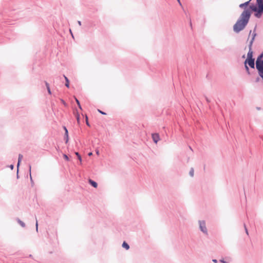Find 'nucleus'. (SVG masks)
Instances as JSON below:
<instances>
[{"mask_svg":"<svg viewBox=\"0 0 263 263\" xmlns=\"http://www.w3.org/2000/svg\"><path fill=\"white\" fill-rule=\"evenodd\" d=\"M251 0H249L239 5V7L244 9L239 18L234 25L233 29L236 32H239L243 30L247 25L250 18L251 12H254V15L260 18L263 13V0H256L257 6L254 5L248 7Z\"/></svg>","mask_w":263,"mask_h":263,"instance_id":"obj_1","label":"nucleus"},{"mask_svg":"<svg viewBox=\"0 0 263 263\" xmlns=\"http://www.w3.org/2000/svg\"><path fill=\"white\" fill-rule=\"evenodd\" d=\"M263 58V53H261L257 59L256 62V67L258 71V73L263 71V60H261Z\"/></svg>","mask_w":263,"mask_h":263,"instance_id":"obj_2","label":"nucleus"},{"mask_svg":"<svg viewBox=\"0 0 263 263\" xmlns=\"http://www.w3.org/2000/svg\"><path fill=\"white\" fill-rule=\"evenodd\" d=\"M256 36V33L254 32L252 34V39L250 42L249 45V51L247 54V59H253V51L252 50V45L254 40L255 37Z\"/></svg>","mask_w":263,"mask_h":263,"instance_id":"obj_3","label":"nucleus"},{"mask_svg":"<svg viewBox=\"0 0 263 263\" xmlns=\"http://www.w3.org/2000/svg\"><path fill=\"white\" fill-rule=\"evenodd\" d=\"M199 226L200 229L201 231L205 234H208L207 229L205 226V222L204 221H199Z\"/></svg>","mask_w":263,"mask_h":263,"instance_id":"obj_4","label":"nucleus"},{"mask_svg":"<svg viewBox=\"0 0 263 263\" xmlns=\"http://www.w3.org/2000/svg\"><path fill=\"white\" fill-rule=\"evenodd\" d=\"M247 63L251 68H254V59H246L245 62V64H247Z\"/></svg>","mask_w":263,"mask_h":263,"instance_id":"obj_5","label":"nucleus"},{"mask_svg":"<svg viewBox=\"0 0 263 263\" xmlns=\"http://www.w3.org/2000/svg\"><path fill=\"white\" fill-rule=\"evenodd\" d=\"M152 138L155 143H157L159 140V136L158 134H152Z\"/></svg>","mask_w":263,"mask_h":263,"instance_id":"obj_6","label":"nucleus"},{"mask_svg":"<svg viewBox=\"0 0 263 263\" xmlns=\"http://www.w3.org/2000/svg\"><path fill=\"white\" fill-rule=\"evenodd\" d=\"M64 129L65 131V139H66V143H67L68 141V130L67 129L66 127H64Z\"/></svg>","mask_w":263,"mask_h":263,"instance_id":"obj_7","label":"nucleus"},{"mask_svg":"<svg viewBox=\"0 0 263 263\" xmlns=\"http://www.w3.org/2000/svg\"><path fill=\"white\" fill-rule=\"evenodd\" d=\"M89 183L94 187L97 188L98 186V184L97 182L95 181L92 180L91 179H89L88 180Z\"/></svg>","mask_w":263,"mask_h":263,"instance_id":"obj_8","label":"nucleus"},{"mask_svg":"<svg viewBox=\"0 0 263 263\" xmlns=\"http://www.w3.org/2000/svg\"><path fill=\"white\" fill-rule=\"evenodd\" d=\"M74 114L76 116V118H77V122L78 124H80V115L78 114V112H74Z\"/></svg>","mask_w":263,"mask_h":263,"instance_id":"obj_9","label":"nucleus"},{"mask_svg":"<svg viewBox=\"0 0 263 263\" xmlns=\"http://www.w3.org/2000/svg\"><path fill=\"white\" fill-rule=\"evenodd\" d=\"M122 247L126 250H128L129 248V245L125 241L123 243Z\"/></svg>","mask_w":263,"mask_h":263,"instance_id":"obj_10","label":"nucleus"},{"mask_svg":"<svg viewBox=\"0 0 263 263\" xmlns=\"http://www.w3.org/2000/svg\"><path fill=\"white\" fill-rule=\"evenodd\" d=\"M64 78L66 80L65 85L68 88L69 87V81L68 78L65 76H64Z\"/></svg>","mask_w":263,"mask_h":263,"instance_id":"obj_11","label":"nucleus"},{"mask_svg":"<svg viewBox=\"0 0 263 263\" xmlns=\"http://www.w3.org/2000/svg\"><path fill=\"white\" fill-rule=\"evenodd\" d=\"M22 159H23V155L22 154H20L18 156V159L17 167L19 166L20 163Z\"/></svg>","mask_w":263,"mask_h":263,"instance_id":"obj_12","label":"nucleus"},{"mask_svg":"<svg viewBox=\"0 0 263 263\" xmlns=\"http://www.w3.org/2000/svg\"><path fill=\"white\" fill-rule=\"evenodd\" d=\"M45 85H46V86L47 87V89L48 93L50 95L51 93V91H50V87H49V84L47 82H45Z\"/></svg>","mask_w":263,"mask_h":263,"instance_id":"obj_13","label":"nucleus"},{"mask_svg":"<svg viewBox=\"0 0 263 263\" xmlns=\"http://www.w3.org/2000/svg\"><path fill=\"white\" fill-rule=\"evenodd\" d=\"M75 100H76V102H77V103L79 108L80 109H82V107H81V106L80 105L79 101L76 98H75Z\"/></svg>","mask_w":263,"mask_h":263,"instance_id":"obj_14","label":"nucleus"},{"mask_svg":"<svg viewBox=\"0 0 263 263\" xmlns=\"http://www.w3.org/2000/svg\"><path fill=\"white\" fill-rule=\"evenodd\" d=\"M194 169L193 168H192L190 171V175L191 176V177H193L194 176Z\"/></svg>","mask_w":263,"mask_h":263,"instance_id":"obj_15","label":"nucleus"},{"mask_svg":"<svg viewBox=\"0 0 263 263\" xmlns=\"http://www.w3.org/2000/svg\"><path fill=\"white\" fill-rule=\"evenodd\" d=\"M75 154L77 156V157L78 158V159H79V160L80 161H81L82 159H81V156L79 155V153L78 152H76L75 153Z\"/></svg>","mask_w":263,"mask_h":263,"instance_id":"obj_16","label":"nucleus"},{"mask_svg":"<svg viewBox=\"0 0 263 263\" xmlns=\"http://www.w3.org/2000/svg\"><path fill=\"white\" fill-rule=\"evenodd\" d=\"M18 221L19 223H20V224H21L23 227H25V223H24L23 222H22V221H21L20 220H18Z\"/></svg>","mask_w":263,"mask_h":263,"instance_id":"obj_17","label":"nucleus"},{"mask_svg":"<svg viewBox=\"0 0 263 263\" xmlns=\"http://www.w3.org/2000/svg\"><path fill=\"white\" fill-rule=\"evenodd\" d=\"M63 157H64V159H65L66 161H68V160H69L68 157L66 155L64 154V155H63Z\"/></svg>","mask_w":263,"mask_h":263,"instance_id":"obj_18","label":"nucleus"},{"mask_svg":"<svg viewBox=\"0 0 263 263\" xmlns=\"http://www.w3.org/2000/svg\"><path fill=\"white\" fill-rule=\"evenodd\" d=\"M85 118H86V124L88 125V126H90L89 124V122H88V117L87 116H85Z\"/></svg>","mask_w":263,"mask_h":263,"instance_id":"obj_19","label":"nucleus"},{"mask_svg":"<svg viewBox=\"0 0 263 263\" xmlns=\"http://www.w3.org/2000/svg\"><path fill=\"white\" fill-rule=\"evenodd\" d=\"M245 68H246V69L247 71L248 72V73H250L249 69L248 66L247 65V64H245Z\"/></svg>","mask_w":263,"mask_h":263,"instance_id":"obj_20","label":"nucleus"},{"mask_svg":"<svg viewBox=\"0 0 263 263\" xmlns=\"http://www.w3.org/2000/svg\"><path fill=\"white\" fill-rule=\"evenodd\" d=\"M98 111L100 113H101V114H102V115H106V113H105L104 112H103V111H101V110H100V109H98Z\"/></svg>","mask_w":263,"mask_h":263,"instance_id":"obj_21","label":"nucleus"},{"mask_svg":"<svg viewBox=\"0 0 263 263\" xmlns=\"http://www.w3.org/2000/svg\"><path fill=\"white\" fill-rule=\"evenodd\" d=\"M245 228L246 233L247 234V235H248V230L245 225Z\"/></svg>","mask_w":263,"mask_h":263,"instance_id":"obj_22","label":"nucleus"},{"mask_svg":"<svg viewBox=\"0 0 263 263\" xmlns=\"http://www.w3.org/2000/svg\"><path fill=\"white\" fill-rule=\"evenodd\" d=\"M220 261L222 262V263H228V262H227L226 261H224L223 260H221Z\"/></svg>","mask_w":263,"mask_h":263,"instance_id":"obj_23","label":"nucleus"},{"mask_svg":"<svg viewBox=\"0 0 263 263\" xmlns=\"http://www.w3.org/2000/svg\"><path fill=\"white\" fill-rule=\"evenodd\" d=\"M36 230H37L38 223H37V221H36Z\"/></svg>","mask_w":263,"mask_h":263,"instance_id":"obj_24","label":"nucleus"},{"mask_svg":"<svg viewBox=\"0 0 263 263\" xmlns=\"http://www.w3.org/2000/svg\"><path fill=\"white\" fill-rule=\"evenodd\" d=\"M92 155V153L91 152H90V153H89L88 154V155H89V156H91Z\"/></svg>","mask_w":263,"mask_h":263,"instance_id":"obj_25","label":"nucleus"},{"mask_svg":"<svg viewBox=\"0 0 263 263\" xmlns=\"http://www.w3.org/2000/svg\"><path fill=\"white\" fill-rule=\"evenodd\" d=\"M213 261L214 262H217V261L216 259H213Z\"/></svg>","mask_w":263,"mask_h":263,"instance_id":"obj_26","label":"nucleus"},{"mask_svg":"<svg viewBox=\"0 0 263 263\" xmlns=\"http://www.w3.org/2000/svg\"><path fill=\"white\" fill-rule=\"evenodd\" d=\"M78 23H79V24L80 25H81V22H80V21H79V22H78Z\"/></svg>","mask_w":263,"mask_h":263,"instance_id":"obj_27","label":"nucleus"},{"mask_svg":"<svg viewBox=\"0 0 263 263\" xmlns=\"http://www.w3.org/2000/svg\"><path fill=\"white\" fill-rule=\"evenodd\" d=\"M177 1H178V3L180 4V5H181V3H180V0H177Z\"/></svg>","mask_w":263,"mask_h":263,"instance_id":"obj_28","label":"nucleus"},{"mask_svg":"<svg viewBox=\"0 0 263 263\" xmlns=\"http://www.w3.org/2000/svg\"><path fill=\"white\" fill-rule=\"evenodd\" d=\"M11 169H13V166L12 165H11Z\"/></svg>","mask_w":263,"mask_h":263,"instance_id":"obj_29","label":"nucleus"},{"mask_svg":"<svg viewBox=\"0 0 263 263\" xmlns=\"http://www.w3.org/2000/svg\"><path fill=\"white\" fill-rule=\"evenodd\" d=\"M251 32H252V31H251H251H250V34H249V35H250V34H251Z\"/></svg>","mask_w":263,"mask_h":263,"instance_id":"obj_30","label":"nucleus"},{"mask_svg":"<svg viewBox=\"0 0 263 263\" xmlns=\"http://www.w3.org/2000/svg\"><path fill=\"white\" fill-rule=\"evenodd\" d=\"M97 154L98 155H99V152H98V151H97Z\"/></svg>","mask_w":263,"mask_h":263,"instance_id":"obj_31","label":"nucleus"}]
</instances>
